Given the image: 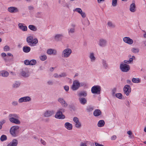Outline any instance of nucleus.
I'll use <instances>...</instances> for the list:
<instances>
[{"mask_svg":"<svg viewBox=\"0 0 146 146\" xmlns=\"http://www.w3.org/2000/svg\"><path fill=\"white\" fill-rule=\"evenodd\" d=\"M54 77L56 78H59V75L57 73H55L53 75Z\"/></svg>","mask_w":146,"mask_h":146,"instance_id":"55","label":"nucleus"},{"mask_svg":"<svg viewBox=\"0 0 146 146\" xmlns=\"http://www.w3.org/2000/svg\"><path fill=\"white\" fill-rule=\"evenodd\" d=\"M29 28L33 31H35L37 30V28L33 25H30L28 26Z\"/></svg>","mask_w":146,"mask_h":146,"instance_id":"34","label":"nucleus"},{"mask_svg":"<svg viewBox=\"0 0 146 146\" xmlns=\"http://www.w3.org/2000/svg\"><path fill=\"white\" fill-rule=\"evenodd\" d=\"M40 142L42 143V144L44 145H45L46 144V143L45 141L42 139L40 140Z\"/></svg>","mask_w":146,"mask_h":146,"instance_id":"60","label":"nucleus"},{"mask_svg":"<svg viewBox=\"0 0 146 146\" xmlns=\"http://www.w3.org/2000/svg\"><path fill=\"white\" fill-rule=\"evenodd\" d=\"M52 50L53 49H48L47 51V53L50 55L52 54Z\"/></svg>","mask_w":146,"mask_h":146,"instance_id":"51","label":"nucleus"},{"mask_svg":"<svg viewBox=\"0 0 146 146\" xmlns=\"http://www.w3.org/2000/svg\"><path fill=\"white\" fill-rule=\"evenodd\" d=\"M18 144V141L16 139H14L9 143L7 146H17Z\"/></svg>","mask_w":146,"mask_h":146,"instance_id":"19","label":"nucleus"},{"mask_svg":"<svg viewBox=\"0 0 146 146\" xmlns=\"http://www.w3.org/2000/svg\"><path fill=\"white\" fill-rule=\"evenodd\" d=\"M30 65H33L35 64L36 63V61L34 59H33L30 61Z\"/></svg>","mask_w":146,"mask_h":146,"instance_id":"42","label":"nucleus"},{"mask_svg":"<svg viewBox=\"0 0 146 146\" xmlns=\"http://www.w3.org/2000/svg\"><path fill=\"white\" fill-rule=\"evenodd\" d=\"M80 87L79 82L77 80L73 81L71 89L73 91H75L78 89Z\"/></svg>","mask_w":146,"mask_h":146,"instance_id":"6","label":"nucleus"},{"mask_svg":"<svg viewBox=\"0 0 146 146\" xmlns=\"http://www.w3.org/2000/svg\"><path fill=\"white\" fill-rule=\"evenodd\" d=\"M105 124V122L104 120H100L98 122V126L99 127H103Z\"/></svg>","mask_w":146,"mask_h":146,"instance_id":"33","label":"nucleus"},{"mask_svg":"<svg viewBox=\"0 0 146 146\" xmlns=\"http://www.w3.org/2000/svg\"><path fill=\"white\" fill-rule=\"evenodd\" d=\"M117 0H112V5L113 7H116L117 5Z\"/></svg>","mask_w":146,"mask_h":146,"instance_id":"41","label":"nucleus"},{"mask_svg":"<svg viewBox=\"0 0 146 146\" xmlns=\"http://www.w3.org/2000/svg\"><path fill=\"white\" fill-rule=\"evenodd\" d=\"M21 84L20 82L18 81H16L15 83L13 84V87L16 88L19 87Z\"/></svg>","mask_w":146,"mask_h":146,"instance_id":"35","label":"nucleus"},{"mask_svg":"<svg viewBox=\"0 0 146 146\" xmlns=\"http://www.w3.org/2000/svg\"><path fill=\"white\" fill-rule=\"evenodd\" d=\"M63 37V35L62 34H57L54 36V39L56 41H58L62 39Z\"/></svg>","mask_w":146,"mask_h":146,"instance_id":"28","label":"nucleus"},{"mask_svg":"<svg viewBox=\"0 0 146 146\" xmlns=\"http://www.w3.org/2000/svg\"><path fill=\"white\" fill-rule=\"evenodd\" d=\"M9 75V73L8 72L3 70L0 72V76L3 77H7Z\"/></svg>","mask_w":146,"mask_h":146,"instance_id":"27","label":"nucleus"},{"mask_svg":"<svg viewBox=\"0 0 146 146\" xmlns=\"http://www.w3.org/2000/svg\"><path fill=\"white\" fill-rule=\"evenodd\" d=\"M24 23H19L18 26L19 28L23 31H26L27 30V26L24 25Z\"/></svg>","mask_w":146,"mask_h":146,"instance_id":"18","label":"nucleus"},{"mask_svg":"<svg viewBox=\"0 0 146 146\" xmlns=\"http://www.w3.org/2000/svg\"><path fill=\"white\" fill-rule=\"evenodd\" d=\"M7 139V136L4 135H3L1 137L0 140L1 141H3Z\"/></svg>","mask_w":146,"mask_h":146,"instance_id":"37","label":"nucleus"},{"mask_svg":"<svg viewBox=\"0 0 146 146\" xmlns=\"http://www.w3.org/2000/svg\"><path fill=\"white\" fill-rule=\"evenodd\" d=\"M19 128V127L17 125H15L11 127L10 130L11 134L13 137L17 136V132Z\"/></svg>","mask_w":146,"mask_h":146,"instance_id":"4","label":"nucleus"},{"mask_svg":"<svg viewBox=\"0 0 146 146\" xmlns=\"http://www.w3.org/2000/svg\"><path fill=\"white\" fill-rule=\"evenodd\" d=\"M58 111H60L62 113L63 112H64L65 111V109L63 108H61L59 109L58 110Z\"/></svg>","mask_w":146,"mask_h":146,"instance_id":"56","label":"nucleus"},{"mask_svg":"<svg viewBox=\"0 0 146 146\" xmlns=\"http://www.w3.org/2000/svg\"><path fill=\"white\" fill-rule=\"evenodd\" d=\"M74 11H76L79 13H80L82 11L81 9L80 8H76L73 10Z\"/></svg>","mask_w":146,"mask_h":146,"instance_id":"46","label":"nucleus"},{"mask_svg":"<svg viewBox=\"0 0 146 146\" xmlns=\"http://www.w3.org/2000/svg\"><path fill=\"white\" fill-rule=\"evenodd\" d=\"M5 120H3L2 121L0 122V129L2 128V125L5 123Z\"/></svg>","mask_w":146,"mask_h":146,"instance_id":"49","label":"nucleus"},{"mask_svg":"<svg viewBox=\"0 0 146 146\" xmlns=\"http://www.w3.org/2000/svg\"><path fill=\"white\" fill-rule=\"evenodd\" d=\"M94 110V108L91 106H89L87 108L86 110L87 111L90 112Z\"/></svg>","mask_w":146,"mask_h":146,"instance_id":"38","label":"nucleus"},{"mask_svg":"<svg viewBox=\"0 0 146 146\" xmlns=\"http://www.w3.org/2000/svg\"><path fill=\"white\" fill-rule=\"evenodd\" d=\"M123 63L125 64H129L130 63L129 61V60H124L123 61Z\"/></svg>","mask_w":146,"mask_h":146,"instance_id":"63","label":"nucleus"},{"mask_svg":"<svg viewBox=\"0 0 146 146\" xmlns=\"http://www.w3.org/2000/svg\"><path fill=\"white\" fill-rule=\"evenodd\" d=\"M31 48L28 46H24L23 48V51L25 53H28L31 50Z\"/></svg>","mask_w":146,"mask_h":146,"instance_id":"29","label":"nucleus"},{"mask_svg":"<svg viewBox=\"0 0 146 146\" xmlns=\"http://www.w3.org/2000/svg\"><path fill=\"white\" fill-rule=\"evenodd\" d=\"M101 90V87L98 86H94L91 89L92 92L93 94H100V93Z\"/></svg>","mask_w":146,"mask_h":146,"instance_id":"5","label":"nucleus"},{"mask_svg":"<svg viewBox=\"0 0 146 146\" xmlns=\"http://www.w3.org/2000/svg\"><path fill=\"white\" fill-rule=\"evenodd\" d=\"M31 100V98L29 96H27L20 98L18 100V102L21 103L23 102H30Z\"/></svg>","mask_w":146,"mask_h":146,"instance_id":"10","label":"nucleus"},{"mask_svg":"<svg viewBox=\"0 0 146 146\" xmlns=\"http://www.w3.org/2000/svg\"><path fill=\"white\" fill-rule=\"evenodd\" d=\"M58 2L59 4H61L63 7L69 8L68 4L64 0H59Z\"/></svg>","mask_w":146,"mask_h":146,"instance_id":"23","label":"nucleus"},{"mask_svg":"<svg viewBox=\"0 0 146 146\" xmlns=\"http://www.w3.org/2000/svg\"><path fill=\"white\" fill-rule=\"evenodd\" d=\"M67 76L66 73L65 72H63L59 75V78L62 77H64Z\"/></svg>","mask_w":146,"mask_h":146,"instance_id":"45","label":"nucleus"},{"mask_svg":"<svg viewBox=\"0 0 146 146\" xmlns=\"http://www.w3.org/2000/svg\"><path fill=\"white\" fill-rule=\"evenodd\" d=\"M47 83L49 85H52L53 84V82L51 80H49L47 82Z\"/></svg>","mask_w":146,"mask_h":146,"instance_id":"59","label":"nucleus"},{"mask_svg":"<svg viewBox=\"0 0 146 146\" xmlns=\"http://www.w3.org/2000/svg\"><path fill=\"white\" fill-rule=\"evenodd\" d=\"M116 97L119 98V99H121L122 97V95L120 93H118L115 94V95Z\"/></svg>","mask_w":146,"mask_h":146,"instance_id":"44","label":"nucleus"},{"mask_svg":"<svg viewBox=\"0 0 146 146\" xmlns=\"http://www.w3.org/2000/svg\"><path fill=\"white\" fill-rule=\"evenodd\" d=\"M55 117L56 118L59 119H64L65 118V115L62 114L61 112L58 111L56 113Z\"/></svg>","mask_w":146,"mask_h":146,"instance_id":"16","label":"nucleus"},{"mask_svg":"<svg viewBox=\"0 0 146 146\" xmlns=\"http://www.w3.org/2000/svg\"><path fill=\"white\" fill-rule=\"evenodd\" d=\"M88 142V141H84V142H81L80 146H87Z\"/></svg>","mask_w":146,"mask_h":146,"instance_id":"43","label":"nucleus"},{"mask_svg":"<svg viewBox=\"0 0 146 146\" xmlns=\"http://www.w3.org/2000/svg\"><path fill=\"white\" fill-rule=\"evenodd\" d=\"M15 117H16L15 119H13L12 120L10 121L13 123H14L16 124H20L21 123V121L19 120V116L17 117H16L14 116Z\"/></svg>","mask_w":146,"mask_h":146,"instance_id":"20","label":"nucleus"},{"mask_svg":"<svg viewBox=\"0 0 146 146\" xmlns=\"http://www.w3.org/2000/svg\"><path fill=\"white\" fill-rule=\"evenodd\" d=\"M73 120L75 123L74 124L76 127L80 129L81 127V124L78 118L76 117H74Z\"/></svg>","mask_w":146,"mask_h":146,"instance_id":"9","label":"nucleus"},{"mask_svg":"<svg viewBox=\"0 0 146 146\" xmlns=\"http://www.w3.org/2000/svg\"><path fill=\"white\" fill-rule=\"evenodd\" d=\"M89 58L92 62H94L96 60V57L94 56V54L93 53H90Z\"/></svg>","mask_w":146,"mask_h":146,"instance_id":"31","label":"nucleus"},{"mask_svg":"<svg viewBox=\"0 0 146 146\" xmlns=\"http://www.w3.org/2000/svg\"><path fill=\"white\" fill-rule=\"evenodd\" d=\"M24 63L26 65H30V61L29 60H26L24 61Z\"/></svg>","mask_w":146,"mask_h":146,"instance_id":"52","label":"nucleus"},{"mask_svg":"<svg viewBox=\"0 0 146 146\" xmlns=\"http://www.w3.org/2000/svg\"><path fill=\"white\" fill-rule=\"evenodd\" d=\"M7 10L9 12L12 13H17L19 12L17 8L13 6L8 7Z\"/></svg>","mask_w":146,"mask_h":146,"instance_id":"13","label":"nucleus"},{"mask_svg":"<svg viewBox=\"0 0 146 146\" xmlns=\"http://www.w3.org/2000/svg\"><path fill=\"white\" fill-rule=\"evenodd\" d=\"M21 74V75L24 78H27L30 76L28 68H24L22 69Z\"/></svg>","mask_w":146,"mask_h":146,"instance_id":"7","label":"nucleus"},{"mask_svg":"<svg viewBox=\"0 0 146 146\" xmlns=\"http://www.w3.org/2000/svg\"><path fill=\"white\" fill-rule=\"evenodd\" d=\"M28 9L29 10H33L34 9V7L33 6H29L28 7Z\"/></svg>","mask_w":146,"mask_h":146,"instance_id":"57","label":"nucleus"},{"mask_svg":"<svg viewBox=\"0 0 146 146\" xmlns=\"http://www.w3.org/2000/svg\"><path fill=\"white\" fill-rule=\"evenodd\" d=\"M11 104L13 106H16L18 105V103L17 101H14L12 102Z\"/></svg>","mask_w":146,"mask_h":146,"instance_id":"47","label":"nucleus"},{"mask_svg":"<svg viewBox=\"0 0 146 146\" xmlns=\"http://www.w3.org/2000/svg\"><path fill=\"white\" fill-rule=\"evenodd\" d=\"M116 138V136L115 135H113L111 137V140H114Z\"/></svg>","mask_w":146,"mask_h":146,"instance_id":"61","label":"nucleus"},{"mask_svg":"<svg viewBox=\"0 0 146 146\" xmlns=\"http://www.w3.org/2000/svg\"><path fill=\"white\" fill-rule=\"evenodd\" d=\"M119 68L123 72H127L130 70L129 65L121 62L120 64Z\"/></svg>","mask_w":146,"mask_h":146,"instance_id":"2","label":"nucleus"},{"mask_svg":"<svg viewBox=\"0 0 146 146\" xmlns=\"http://www.w3.org/2000/svg\"><path fill=\"white\" fill-rule=\"evenodd\" d=\"M102 64L103 67L104 69H107L108 68V64L106 60H102Z\"/></svg>","mask_w":146,"mask_h":146,"instance_id":"32","label":"nucleus"},{"mask_svg":"<svg viewBox=\"0 0 146 146\" xmlns=\"http://www.w3.org/2000/svg\"><path fill=\"white\" fill-rule=\"evenodd\" d=\"M80 103L84 105L86 104L87 100L84 97H80L78 98Z\"/></svg>","mask_w":146,"mask_h":146,"instance_id":"22","label":"nucleus"},{"mask_svg":"<svg viewBox=\"0 0 146 146\" xmlns=\"http://www.w3.org/2000/svg\"><path fill=\"white\" fill-rule=\"evenodd\" d=\"M80 14L81 15V16L83 18H84L86 17V14L84 12H83L82 11V12H81Z\"/></svg>","mask_w":146,"mask_h":146,"instance_id":"53","label":"nucleus"},{"mask_svg":"<svg viewBox=\"0 0 146 146\" xmlns=\"http://www.w3.org/2000/svg\"><path fill=\"white\" fill-rule=\"evenodd\" d=\"M107 25L108 26L110 27L114 28L115 27V25L111 22L109 21L108 22Z\"/></svg>","mask_w":146,"mask_h":146,"instance_id":"40","label":"nucleus"},{"mask_svg":"<svg viewBox=\"0 0 146 146\" xmlns=\"http://www.w3.org/2000/svg\"><path fill=\"white\" fill-rule=\"evenodd\" d=\"M96 146H104L103 145L97 143H95Z\"/></svg>","mask_w":146,"mask_h":146,"instance_id":"62","label":"nucleus"},{"mask_svg":"<svg viewBox=\"0 0 146 146\" xmlns=\"http://www.w3.org/2000/svg\"><path fill=\"white\" fill-rule=\"evenodd\" d=\"M131 89L129 85H125L123 88V91L124 94L127 96H129L131 92Z\"/></svg>","mask_w":146,"mask_h":146,"instance_id":"8","label":"nucleus"},{"mask_svg":"<svg viewBox=\"0 0 146 146\" xmlns=\"http://www.w3.org/2000/svg\"><path fill=\"white\" fill-rule=\"evenodd\" d=\"M131 51L133 53H136L139 52V49L138 48H133L131 49Z\"/></svg>","mask_w":146,"mask_h":146,"instance_id":"39","label":"nucleus"},{"mask_svg":"<svg viewBox=\"0 0 146 146\" xmlns=\"http://www.w3.org/2000/svg\"><path fill=\"white\" fill-rule=\"evenodd\" d=\"M78 96L79 98L83 97L84 98L87 96V93L86 91H81L78 94Z\"/></svg>","mask_w":146,"mask_h":146,"instance_id":"21","label":"nucleus"},{"mask_svg":"<svg viewBox=\"0 0 146 146\" xmlns=\"http://www.w3.org/2000/svg\"><path fill=\"white\" fill-rule=\"evenodd\" d=\"M18 116H19V115L16 113H10L8 116V117L9 121H11L13 119H15L16 118V117H14V116L17 117Z\"/></svg>","mask_w":146,"mask_h":146,"instance_id":"25","label":"nucleus"},{"mask_svg":"<svg viewBox=\"0 0 146 146\" xmlns=\"http://www.w3.org/2000/svg\"><path fill=\"white\" fill-rule=\"evenodd\" d=\"M26 41L28 44L31 46H35L38 42V39L36 38H33L32 36H28L26 38Z\"/></svg>","mask_w":146,"mask_h":146,"instance_id":"1","label":"nucleus"},{"mask_svg":"<svg viewBox=\"0 0 146 146\" xmlns=\"http://www.w3.org/2000/svg\"><path fill=\"white\" fill-rule=\"evenodd\" d=\"M125 104L128 107L129 106V101H126Z\"/></svg>","mask_w":146,"mask_h":146,"instance_id":"64","label":"nucleus"},{"mask_svg":"<svg viewBox=\"0 0 146 146\" xmlns=\"http://www.w3.org/2000/svg\"><path fill=\"white\" fill-rule=\"evenodd\" d=\"M132 82L134 83H138L140 82V80L139 78H133L132 79Z\"/></svg>","mask_w":146,"mask_h":146,"instance_id":"36","label":"nucleus"},{"mask_svg":"<svg viewBox=\"0 0 146 146\" xmlns=\"http://www.w3.org/2000/svg\"><path fill=\"white\" fill-rule=\"evenodd\" d=\"M72 52V50L69 48H66L62 52V56L64 58L68 57Z\"/></svg>","mask_w":146,"mask_h":146,"instance_id":"3","label":"nucleus"},{"mask_svg":"<svg viewBox=\"0 0 146 146\" xmlns=\"http://www.w3.org/2000/svg\"><path fill=\"white\" fill-rule=\"evenodd\" d=\"M64 88L66 91L67 92L69 90V87L68 86H64Z\"/></svg>","mask_w":146,"mask_h":146,"instance_id":"54","label":"nucleus"},{"mask_svg":"<svg viewBox=\"0 0 146 146\" xmlns=\"http://www.w3.org/2000/svg\"><path fill=\"white\" fill-rule=\"evenodd\" d=\"M71 27L68 30V34L70 36H71L75 32L76 25L74 24H72Z\"/></svg>","mask_w":146,"mask_h":146,"instance_id":"11","label":"nucleus"},{"mask_svg":"<svg viewBox=\"0 0 146 146\" xmlns=\"http://www.w3.org/2000/svg\"><path fill=\"white\" fill-rule=\"evenodd\" d=\"M46 58V55H42L40 57V60L42 61L45 60Z\"/></svg>","mask_w":146,"mask_h":146,"instance_id":"48","label":"nucleus"},{"mask_svg":"<svg viewBox=\"0 0 146 146\" xmlns=\"http://www.w3.org/2000/svg\"><path fill=\"white\" fill-rule=\"evenodd\" d=\"M123 40L125 43L128 44H131L133 43V40L129 37H124L123 39Z\"/></svg>","mask_w":146,"mask_h":146,"instance_id":"17","label":"nucleus"},{"mask_svg":"<svg viewBox=\"0 0 146 146\" xmlns=\"http://www.w3.org/2000/svg\"><path fill=\"white\" fill-rule=\"evenodd\" d=\"M58 100L61 104L63 107L66 108L68 106V104L67 103L63 98H58Z\"/></svg>","mask_w":146,"mask_h":146,"instance_id":"14","label":"nucleus"},{"mask_svg":"<svg viewBox=\"0 0 146 146\" xmlns=\"http://www.w3.org/2000/svg\"><path fill=\"white\" fill-rule=\"evenodd\" d=\"M101 114V112L100 110H96L94 112L93 115L95 116H98Z\"/></svg>","mask_w":146,"mask_h":146,"instance_id":"30","label":"nucleus"},{"mask_svg":"<svg viewBox=\"0 0 146 146\" xmlns=\"http://www.w3.org/2000/svg\"><path fill=\"white\" fill-rule=\"evenodd\" d=\"M55 113L54 111L53 110H47L44 113V117H49L52 116Z\"/></svg>","mask_w":146,"mask_h":146,"instance_id":"15","label":"nucleus"},{"mask_svg":"<svg viewBox=\"0 0 146 146\" xmlns=\"http://www.w3.org/2000/svg\"><path fill=\"white\" fill-rule=\"evenodd\" d=\"M130 11L132 12H134L136 11L135 5L134 2L131 5Z\"/></svg>","mask_w":146,"mask_h":146,"instance_id":"26","label":"nucleus"},{"mask_svg":"<svg viewBox=\"0 0 146 146\" xmlns=\"http://www.w3.org/2000/svg\"><path fill=\"white\" fill-rule=\"evenodd\" d=\"M127 133L129 135H130L129 136V137L130 138H132V136L131 135L132 134V132L131 131H129L127 132Z\"/></svg>","mask_w":146,"mask_h":146,"instance_id":"58","label":"nucleus"},{"mask_svg":"<svg viewBox=\"0 0 146 146\" xmlns=\"http://www.w3.org/2000/svg\"><path fill=\"white\" fill-rule=\"evenodd\" d=\"M4 50L5 51H8L9 50V48L8 46H5L4 47Z\"/></svg>","mask_w":146,"mask_h":146,"instance_id":"50","label":"nucleus"},{"mask_svg":"<svg viewBox=\"0 0 146 146\" xmlns=\"http://www.w3.org/2000/svg\"><path fill=\"white\" fill-rule=\"evenodd\" d=\"M65 127L68 130H71L72 129V125L69 122H67L64 124Z\"/></svg>","mask_w":146,"mask_h":146,"instance_id":"24","label":"nucleus"},{"mask_svg":"<svg viewBox=\"0 0 146 146\" xmlns=\"http://www.w3.org/2000/svg\"><path fill=\"white\" fill-rule=\"evenodd\" d=\"M107 41L106 39L101 38L100 39L98 44L101 47H105L107 44Z\"/></svg>","mask_w":146,"mask_h":146,"instance_id":"12","label":"nucleus"}]
</instances>
